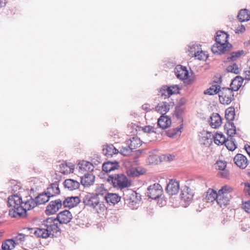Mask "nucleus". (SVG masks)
Segmentation results:
<instances>
[{"instance_id": "nucleus-1", "label": "nucleus", "mask_w": 250, "mask_h": 250, "mask_svg": "<svg viewBox=\"0 0 250 250\" xmlns=\"http://www.w3.org/2000/svg\"><path fill=\"white\" fill-rule=\"evenodd\" d=\"M229 35L224 31H218L215 37L216 43L211 47V51L214 54H221L224 53L227 50L229 45Z\"/></svg>"}, {"instance_id": "nucleus-2", "label": "nucleus", "mask_w": 250, "mask_h": 250, "mask_svg": "<svg viewBox=\"0 0 250 250\" xmlns=\"http://www.w3.org/2000/svg\"><path fill=\"white\" fill-rule=\"evenodd\" d=\"M107 181L112 184L114 188L120 189L128 188L131 186L130 181L122 173L109 175L107 178Z\"/></svg>"}, {"instance_id": "nucleus-3", "label": "nucleus", "mask_w": 250, "mask_h": 250, "mask_svg": "<svg viewBox=\"0 0 250 250\" xmlns=\"http://www.w3.org/2000/svg\"><path fill=\"white\" fill-rule=\"evenodd\" d=\"M21 198L17 194H14L9 197L7 201V205L9 207L12 208L9 210V215L11 217H18V212H20V210H23L21 208Z\"/></svg>"}, {"instance_id": "nucleus-4", "label": "nucleus", "mask_w": 250, "mask_h": 250, "mask_svg": "<svg viewBox=\"0 0 250 250\" xmlns=\"http://www.w3.org/2000/svg\"><path fill=\"white\" fill-rule=\"evenodd\" d=\"M83 204L93 208L101 209L103 208V202H100L99 197L94 193H87L83 199Z\"/></svg>"}, {"instance_id": "nucleus-5", "label": "nucleus", "mask_w": 250, "mask_h": 250, "mask_svg": "<svg viewBox=\"0 0 250 250\" xmlns=\"http://www.w3.org/2000/svg\"><path fill=\"white\" fill-rule=\"evenodd\" d=\"M231 191L232 188L228 186H224L219 190L217 203L221 207L229 204L231 197L229 193Z\"/></svg>"}, {"instance_id": "nucleus-6", "label": "nucleus", "mask_w": 250, "mask_h": 250, "mask_svg": "<svg viewBox=\"0 0 250 250\" xmlns=\"http://www.w3.org/2000/svg\"><path fill=\"white\" fill-rule=\"evenodd\" d=\"M219 100L222 104H229L233 100V91L230 88L223 87L219 94Z\"/></svg>"}, {"instance_id": "nucleus-7", "label": "nucleus", "mask_w": 250, "mask_h": 250, "mask_svg": "<svg viewBox=\"0 0 250 250\" xmlns=\"http://www.w3.org/2000/svg\"><path fill=\"white\" fill-rule=\"evenodd\" d=\"M162 188L157 183L150 185L147 188V196L152 199L159 198L162 193Z\"/></svg>"}, {"instance_id": "nucleus-8", "label": "nucleus", "mask_w": 250, "mask_h": 250, "mask_svg": "<svg viewBox=\"0 0 250 250\" xmlns=\"http://www.w3.org/2000/svg\"><path fill=\"white\" fill-rule=\"evenodd\" d=\"M37 206V203L34 201V199L31 198L24 202L22 201L21 206L23 210H20V212H18V215L19 217H23L26 216V211L30 210Z\"/></svg>"}, {"instance_id": "nucleus-9", "label": "nucleus", "mask_w": 250, "mask_h": 250, "mask_svg": "<svg viewBox=\"0 0 250 250\" xmlns=\"http://www.w3.org/2000/svg\"><path fill=\"white\" fill-rule=\"evenodd\" d=\"M62 203L61 199H58L51 201L46 207L45 213L47 215L53 214L62 207Z\"/></svg>"}, {"instance_id": "nucleus-10", "label": "nucleus", "mask_w": 250, "mask_h": 250, "mask_svg": "<svg viewBox=\"0 0 250 250\" xmlns=\"http://www.w3.org/2000/svg\"><path fill=\"white\" fill-rule=\"evenodd\" d=\"M29 230H33L34 234L38 237L46 238L50 235L49 230L47 229L25 228L23 229V232H26Z\"/></svg>"}, {"instance_id": "nucleus-11", "label": "nucleus", "mask_w": 250, "mask_h": 250, "mask_svg": "<svg viewBox=\"0 0 250 250\" xmlns=\"http://www.w3.org/2000/svg\"><path fill=\"white\" fill-rule=\"evenodd\" d=\"M72 219V215L68 210L61 211L57 216V221L60 224H67L71 221Z\"/></svg>"}, {"instance_id": "nucleus-12", "label": "nucleus", "mask_w": 250, "mask_h": 250, "mask_svg": "<svg viewBox=\"0 0 250 250\" xmlns=\"http://www.w3.org/2000/svg\"><path fill=\"white\" fill-rule=\"evenodd\" d=\"M174 73L177 78L180 80H186L188 77V71L187 68L181 65H178L175 67Z\"/></svg>"}, {"instance_id": "nucleus-13", "label": "nucleus", "mask_w": 250, "mask_h": 250, "mask_svg": "<svg viewBox=\"0 0 250 250\" xmlns=\"http://www.w3.org/2000/svg\"><path fill=\"white\" fill-rule=\"evenodd\" d=\"M166 190L169 195L176 194L179 190V183L175 180H170L167 185Z\"/></svg>"}, {"instance_id": "nucleus-14", "label": "nucleus", "mask_w": 250, "mask_h": 250, "mask_svg": "<svg viewBox=\"0 0 250 250\" xmlns=\"http://www.w3.org/2000/svg\"><path fill=\"white\" fill-rule=\"evenodd\" d=\"M78 196H71L66 198L63 201L62 205L64 207L72 208L77 206L80 202Z\"/></svg>"}, {"instance_id": "nucleus-15", "label": "nucleus", "mask_w": 250, "mask_h": 250, "mask_svg": "<svg viewBox=\"0 0 250 250\" xmlns=\"http://www.w3.org/2000/svg\"><path fill=\"white\" fill-rule=\"evenodd\" d=\"M234 163L239 167L245 168L248 165V160L246 156L241 154H237L234 158Z\"/></svg>"}, {"instance_id": "nucleus-16", "label": "nucleus", "mask_w": 250, "mask_h": 250, "mask_svg": "<svg viewBox=\"0 0 250 250\" xmlns=\"http://www.w3.org/2000/svg\"><path fill=\"white\" fill-rule=\"evenodd\" d=\"M173 104L172 103H167V102H163L159 103L155 107V109L158 112L162 114V115L165 114L167 112L169 109L170 106H172Z\"/></svg>"}, {"instance_id": "nucleus-17", "label": "nucleus", "mask_w": 250, "mask_h": 250, "mask_svg": "<svg viewBox=\"0 0 250 250\" xmlns=\"http://www.w3.org/2000/svg\"><path fill=\"white\" fill-rule=\"evenodd\" d=\"M45 191L50 197L59 195L60 193L59 182H55L51 184Z\"/></svg>"}, {"instance_id": "nucleus-18", "label": "nucleus", "mask_w": 250, "mask_h": 250, "mask_svg": "<svg viewBox=\"0 0 250 250\" xmlns=\"http://www.w3.org/2000/svg\"><path fill=\"white\" fill-rule=\"evenodd\" d=\"M95 176L92 174H85L81 177V183L84 187H89L94 184Z\"/></svg>"}, {"instance_id": "nucleus-19", "label": "nucleus", "mask_w": 250, "mask_h": 250, "mask_svg": "<svg viewBox=\"0 0 250 250\" xmlns=\"http://www.w3.org/2000/svg\"><path fill=\"white\" fill-rule=\"evenodd\" d=\"M216 168L220 171L218 172V175L223 178H227L229 175L228 171L226 169L227 163L225 161H218L216 163Z\"/></svg>"}, {"instance_id": "nucleus-20", "label": "nucleus", "mask_w": 250, "mask_h": 250, "mask_svg": "<svg viewBox=\"0 0 250 250\" xmlns=\"http://www.w3.org/2000/svg\"><path fill=\"white\" fill-rule=\"evenodd\" d=\"M209 122L210 123V126L212 128H217L221 125L222 119L219 114L213 113L210 117Z\"/></svg>"}, {"instance_id": "nucleus-21", "label": "nucleus", "mask_w": 250, "mask_h": 250, "mask_svg": "<svg viewBox=\"0 0 250 250\" xmlns=\"http://www.w3.org/2000/svg\"><path fill=\"white\" fill-rule=\"evenodd\" d=\"M131 127L133 128V130L131 132L134 134H137L138 130H142L145 133H147L149 134L156 132L155 130V128L150 125L145 126L144 127H141L136 125L135 124H132Z\"/></svg>"}, {"instance_id": "nucleus-22", "label": "nucleus", "mask_w": 250, "mask_h": 250, "mask_svg": "<svg viewBox=\"0 0 250 250\" xmlns=\"http://www.w3.org/2000/svg\"><path fill=\"white\" fill-rule=\"evenodd\" d=\"M171 123L170 118L164 115H161L157 122L158 126L162 129L167 128L170 126Z\"/></svg>"}, {"instance_id": "nucleus-23", "label": "nucleus", "mask_w": 250, "mask_h": 250, "mask_svg": "<svg viewBox=\"0 0 250 250\" xmlns=\"http://www.w3.org/2000/svg\"><path fill=\"white\" fill-rule=\"evenodd\" d=\"M119 167V163L117 161L105 162L103 164V170L106 173L111 172Z\"/></svg>"}, {"instance_id": "nucleus-24", "label": "nucleus", "mask_w": 250, "mask_h": 250, "mask_svg": "<svg viewBox=\"0 0 250 250\" xmlns=\"http://www.w3.org/2000/svg\"><path fill=\"white\" fill-rule=\"evenodd\" d=\"M104 199L108 204L115 205L120 201L121 197L116 193H108L106 196L104 197Z\"/></svg>"}, {"instance_id": "nucleus-25", "label": "nucleus", "mask_w": 250, "mask_h": 250, "mask_svg": "<svg viewBox=\"0 0 250 250\" xmlns=\"http://www.w3.org/2000/svg\"><path fill=\"white\" fill-rule=\"evenodd\" d=\"M63 185L65 188L70 190H73L79 188L80 183L76 180L71 179H66L63 182Z\"/></svg>"}, {"instance_id": "nucleus-26", "label": "nucleus", "mask_w": 250, "mask_h": 250, "mask_svg": "<svg viewBox=\"0 0 250 250\" xmlns=\"http://www.w3.org/2000/svg\"><path fill=\"white\" fill-rule=\"evenodd\" d=\"M201 48V45L199 43L194 42L190 43L188 48V55L193 57L195 54H196L198 53V51H200Z\"/></svg>"}, {"instance_id": "nucleus-27", "label": "nucleus", "mask_w": 250, "mask_h": 250, "mask_svg": "<svg viewBox=\"0 0 250 250\" xmlns=\"http://www.w3.org/2000/svg\"><path fill=\"white\" fill-rule=\"evenodd\" d=\"M244 79L241 77L237 76H236L231 82L230 84V88H231L233 91H237L241 86Z\"/></svg>"}, {"instance_id": "nucleus-28", "label": "nucleus", "mask_w": 250, "mask_h": 250, "mask_svg": "<svg viewBox=\"0 0 250 250\" xmlns=\"http://www.w3.org/2000/svg\"><path fill=\"white\" fill-rule=\"evenodd\" d=\"M74 169V165L70 163H62L60 165V172L64 174L73 172Z\"/></svg>"}, {"instance_id": "nucleus-29", "label": "nucleus", "mask_w": 250, "mask_h": 250, "mask_svg": "<svg viewBox=\"0 0 250 250\" xmlns=\"http://www.w3.org/2000/svg\"><path fill=\"white\" fill-rule=\"evenodd\" d=\"M50 197L45 191L44 192L39 194L34 199V201L38 205L44 204L49 200Z\"/></svg>"}, {"instance_id": "nucleus-30", "label": "nucleus", "mask_w": 250, "mask_h": 250, "mask_svg": "<svg viewBox=\"0 0 250 250\" xmlns=\"http://www.w3.org/2000/svg\"><path fill=\"white\" fill-rule=\"evenodd\" d=\"M202 136L200 138V142L202 144L205 146H208L212 143L211 135L207 131H203L201 133Z\"/></svg>"}, {"instance_id": "nucleus-31", "label": "nucleus", "mask_w": 250, "mask_h": 250, "mask_svg": "<svg viewBox=\"0 0 250 250\" xmlns=\"http://www.w3.org/2000/svg\"><path fill=\"white\" fill-rule=\"evenodd\" d=\"M237 17L240 22L248 21L250 19V11L247 9H241L239 12Z\"/></svg>"}, {"instance_id": "nucleus-32", "label": "nucleus", "mask_w": 250, "mask_h": 250, "mask_svg": "<svg viewBox=\"0 0 250 250\" xmlns=\"http://www.w3.org/2000/svg\"><path fill=\"white\" fill-rule=\"evenodd\" d=\"M118 152V149L112 145H107L103 149V154L106 156H112L113 154H117Z\"/></svg>"}, {"instance_id": "nucleus-33", "label": "nucleus", "mask_w": 250, "mask_h": 250, "mask_svg": "<svg viewBox=\"0 0 250 250\" xmlns=\"http://www.w3.org/2000/svg\"><path fill=\"white\" fill-rule=\"evenodd\" d=\"M127 192L132 195V197H130V199H126L129 207L133 209H137L139 207V203L133 199L134 197L136 196L137 193L130 190H128Z\"/></svg>"}, {"instance_id": "nucleus-34", "label": "nucleus", "mask_w": 250, "mask_h": 250, "mask_svg": "<svg viewBox=\"0 0 250 250\" xmlns=\"http://www.w3.org/2000/svg\"><path fill=\"white\" fill-rule=\"evenodd\" d=\"M126 145H129V147L134 149L141 146V141L137 137H133L126 141Z\"/></svg>"}, {"instance_id": "nucleus-35", "label": "nucleus", "mask_w": 250, "mask_h": 250, "mask_svg": "<svg viewBox=\"0 0 250 250\" xmlns=\"http://www.w3.org/2000/svg\"><path fill=\"white\" fill-rule=\"evenodd\" d=\"M218 197V193L214 189L209 188L207 192L206 199L208 202H212L214 201L217 202Z\"/></svg>"}, {"instance_id": "nucleus-36", "label": "nucleus", "mask_w": 250, "mask_h": 250, "mask_svg": "<svg viewBox=\"0 0 250 250\" xmlns=\"http://www.w3.org/2000/svg\"><path fill=\"white\" fill-rule=\"evenodd\" d=\"M225 129H227V134L229 138L232 137L236 133V127L232 122L227 123L225 125Z\"/></svg>"}, {"instance_id": "nucleus-37", "label": "nucleus", "mask_w": 250, "mask_h": 250, "mask_svg": "<svg viewBox=\"0 0 250 250\" xmlns=\"http://www.w3.org/2000/svg\"><path fill=\"white\" fill-rule=\"evenodd\" d=\"M235 109L233 107H229L226 110L225 118L227 120V123L232 122L234 119Z\"/></svg>"}, {"instance_id": "nucleus-38", "label": "nucleus", "mask_w": 250, "mask_h": 250, "mask_svg": "<svg viewBox=\"0 0 250 250\" xmlns=\"http://www.w3.org/2000/svg\"><path fill=\"white\" fill-rule=\"evenodd\" d=\"M16 242L14 239H7L2 244V250H11L15 247Z\"/></svg>"}, {"instance_id": "nucleus-39", "label": "nucleus", "mask_w": 250, "mask_h": 250, "mask_svg": "<svg viewBox=\"0 0 250 250\" xmlns=\"http://www.w3.org/2000/svg\"><path fill=\"white\" fill-rule=\"evenodd\" d=\"M220 90V86L219 84H213L209 88L204 91V94L210 95H213L217 93L219 94Z\"/></svg>"}, {"instance_id": "nucleus-40", "label": "nucleus", "mask_w": 250, "mask_h": 250, "mask_svg": "<svg viewBox=\"0 0 250 250\" xmlns=\"http://www.w3.org/2000/svg\"><path fill=\"white\" fill-rule=\"evenodd\" d=\"M214 142L217 145H223L226 141V138L222 133H217L213 137Z\"/></svg>"}, {"instance_id": "nucleus-41", "label": "nucleus", "mask_w": 250, "mask_h": 250, "mask_svg": "<svg viewBox=\"0 0 250 250\" xmlns=\"http://www.w3.org/2000/svg\"><path fill=\"white\" fill-rule=\"evenodd\" d=\"M168 86L166 85H163L158 91V95L162 97H164L165 99H168L170 96L169 93H171L170 89L168 90Z\"/></svg>"}, {"instance_id": "nucleus-42", "label": "nucleus", "mask_w": 250, "mask_h": 250, "mask_svg": "<svg viewBox=\"0 0 250 250\" xmlns=\"http://www.w3.org/2000/svg\"><path fill=\"white\" fill-rule=\"evenodd\" d=\"M144 172L142 171V170L139 171V169L136 168H132L128 169L126 170V173L127 175L132 177H138L140 175L143 174Z\"/></svg>"}, {"instance_id": "nucleus-43", "label": "nucleus", "mask_w": 250, "mask_h": 250, "mask_svg": "<svg viewBox=\"0 0 250 250\" xmlns=\"http://www.w3.org/2000/svg\"><path fill=\"white\" fill-rule=\"evenodd\" d=\"M229 138V139H228L226 140L225 145L229 150L233 151L237 147L235 140L232 137Z\"/></svg>"}, {"instance_id": "nucleus-44", "label": "nucleus", "mask_w": 250, "mask_h": 250, "mask_svg": "<svg viewBox=\"0 0 250 250\" xmlns=\"http://www.w3.org/2000/svg\"><path fill=\"white\" fill-rule=\"evenodd\" d=\"M95 190L96 193L94 194L97 195L98 197L101 195L104 197V196H106V195L108 193L107 192V190L104 188V185L102 184L98 185Z\"/></svg>"}, {"instance_id": "nucleus-45", "label": "nucleus", "mask_w": 250, "mask_h": 250, "mask_svg": "<svg viewBox=\"0 0 250 250\" xmlns=\"http://www.w3.org/2000/svg\"><path fill=\"white\" fill-rule=\"evenodd\" d=\"M192 198L193 194L192 193H189L188 191V189L187 190L182 191L181 194V198L182 200L187 202V204H188L192 200Z\"/></svg>"}, {"instance_id": "nucleus-46", "label": "nucleus", "mask_w": 250, "mask_h": 250, "mask_svg": "<svg viewBox=\"0 0 250 250\" xmlns=\"http://www.w3.org/2000/svg\"><path fill=\"white\" fill-rule=\"evenodd\" d=\"M244 53L243 50H239L236 52H233L231 53V56L228 58V61H234L237 58H239Z\"/></svg>"}, {"instance_id": "nucleus-47", "label": "nucleus", "mask_w": 250, "mask_h": 250, "mask_svg": "<svg viewBox=\"0 0 250 250\" xmlns=\"http://www.w3.org/2000/svg\"><path fill=\"white\" fill-rule=\"evenodd\" d=\"M193 57L199 60L205 61L208 57V54L207 52L203 51L201 48L200 51H198V53L195 54Z\"/></svg>"}, {"instance_id": "nucleus-48", "label": "nucleus", "mask_w": 250, "mask_h": 250, "mask_svg": "<svg viewBox=\"0 0 250 250\" xmlns=\"http://www.w3.org/2000/svg\"><path fill=\"white\" fill-rule=\"evenodd\" d=\"M228 72L237 74L239 73V70L238 65L236 63L228 66L226 69Z\"/></svg>"}, {"instance_id": "nucleus-49", "label": "nucleus", "mask_w": 250, "mask_h": 250, "mask_svg": "<svg viewBox=\"0 0 250 250\" xmlns=\"http://www.w3.org/2000/svg\"><path fill=\"white\" fill-rule=\"evenodd\" d=\"M27 236L26 233H19L15 238L14 240L16 244L23 243L25 240V237Z\"/></svg>"}, {"instance_id": "nucleus-50", "label": "nucleus", "mask_w": 250, "mask_h": 250, "mask_svg": "<svg viewBox=\"0 0 250 250\" xmlns=\"http://www.w3.org/2000/svg\"><path fill=\"white\" fill-rule=\"evenodd\" d=\"M132 148L129 147V145H127L125 146H122L120 149V153L124 156L129 155L132 151Z\"/></svg>"}, {"instance_id": "nucleus-51", "label": "nucleus", "mask_w": 250, "mask_h": 250, "mask_svg": "<svg viewBox=\"0 0 250 250\" xmlns=\"http://www.w3.org/2000/svg\"><path fill=\"white\" fill-rule=\"evenodd\" d=\"M48 230H49L50 235L51 234V232H57L59 230V227L58 222H54L51 226H49V227L47 229Z\"/></svg>"}, {"instance_id": "nucleus-52", "label": "nucleus", "mask_w": 250, "mask_h": 250, "mask_svg": "<svg viewBox=\"0 0 250 250\" xmlns=\"http://www.w3.org/2000/svg\"><path fill=\"white\" fill-rule=\"evenodd\" d=\"M168 88L171 92V93H169V95H170V96L173 94H178L179 93L180 88L178 85L177 84H173L171 85L170 86H168Z\"/></svg>"}, {"instance_id": "nucleus-53", "label": "nucleus", "mask_w": 250, "mask_h": 250, "mask_svg": "<svg viewBox=\"0 0 250 250\" xmlns=\"http://www.w3.org/2000/svg\"><path fill=\"white\" fill-rule=\"evenodd\" d=\"M55 222H58L57 217L55 218L53 217L48 218L43 221V225L46 227V229H47L49 226H51Z\"/></svg>"}, {"instance_id": "nucleus-54", "label": "nucleus", "mask_w": 250, "mask_h": 250, "mask_svg": "<svg viewBox=\"0 0 250 250\" xmlns=\"http://www.w3.org/2000/svg\"><path fill=\"white\" fill-rule=\"evenodd\" d=\"M174 158V156L171 154H165L162 155L160 159L161 161H165V162H170L172 161Z\"/></svg>"}, {"instance_id": "nucleus-55", "label": "nucleus", "mask_w": 250, "mask_h": 250, "mask_svg": "<svg viewBox=\"0 0 250 250\" xmlns=\"http://www.w3.org/2000/svg\"><path fill=\"white\" fill-rule=\"evenodd\" d=\"M242 208L246 212L250 213V201L244 203L243 204Z\"/></svg>"}, {"instance_id": "nucleus-56", "label": "nucleus", "mask_w": 250, "mask_h": 250, "mask_svg": "<svg viewBox=\"0 0 250 250\" xmlns=\"http://www.w3.org/2000/svg\"><path fill=\"white\" fill-rule=\"evenodd\" d=\"M244 191L246 195L250 197V184L248 183H244Z\"/></svg>"}, {"instance_id": "nucleus-57", "label": "nucleus", "mask_w": 250, "mask_h": 250, "mask_svg": "<svg viewBox=\"0 0 250 250\" xmlns=\"http://www.w3.org/2000/svg\"><path fill=\"white\" fill-rule=\"evenodd\" d=\"M245 31V27L243 25L238 26L235 29V33L237 34L243 33Z\"/></svg>"}, {"instance_id": "nucleus-58", "label": "nucleus", "mask_w": 250, "mask_h": 250, "mask_svg": "<svg viewBox=\"0 0 250 250\" xmlns=\"http://www.w3.org/2000/svg\"><path fill=\"white\" fill-rule=\"evenodd\" d=\"M182 125H180V127H177L173 129V132H172V136L175 135H179L180 134L181 132V129L182 128Z\"/></svg>"}, {"instance_id": "nucleus-59", "label": "nucleus", "mask_w": 250, "mask_h": 250, "mask_svg": "<svg viewBox=\"0 0 250 250\" xmlns=\"http://www.w3.org/2000/svg\"><path fill=\"white\" fill-rule=\"evenodd\" d=\"M244 74L246 80H250V66L249 67L248 70H246L244 72Z\"/></svg>"}, {"instance_id": "nucleus-60", "label": "nucleus", "mask_w": 250, "mask_h": 250, "mask_svg": "<svg viewBox=\"0 0 250 250\" xmlns=\"http://www.w3.org/2000/svg\"><path fill=\"white\" fill-rule=\"evenodd\" d=\"M81 165H82V167H83V166H85L86 167H89L88 169H89L90 168V166L93 167V166L92 165V164L90 163L87 162V161H83L82 162Z\"/></svg>"}, {"instance_id": "nucleus-61", "label": "nucleus", "mask_w": 250, "mask_h": 250, "mask_svg": "<svg viewBox=\"0 0 250 250\" xmlns=\"http://www.w3.org/2000/svg\"><path fill=\"white\" fill-rule=\"evenodd\" d=\"M20 189V186L18 185L17 184H15L12 187V190L14 192L18 191Z\"/></svg>"}, {"instance_id": "nucleus-62", "label": "nucleus", "mask_w": 250, "mask_h": 250, "mask_svg": "<svg viewBox=\"0 0 250 250\" xmlns=\"http://www.w3.org/2000/svg\"><path fill=\"white\" fill-rule=\"evenodd\" d=\"M250 228V226H247V225H246V227L245 226V224L244 223H243L242 224V227H241V229L243 230V231H246L247 230H248V229Z\"/></svg>"}, {"instance_id": "nucleus-63", "label": "nucleus", "mask_w": 250, "mask_h": 250, "mask_svg": "<svg viewBox=\"0 0 250 250\" xmlns=\"http://www.w3.org/2000/svg\"><path fill=\"white\" fill-rule=\"evenodd\" d=\"M245 148L247 152L249 155L250 156V146L246 145L245 146Z\"/></svg>"}, {"instance_id": "nucleus-64", "label": "nucleus", "mask_w": 250, "mask_h": 250, "mask_svg": "<svg viewBox=\"0 0 250 250\" xmlns=\"http://www.w3.org/2000/svg\"><path fill=\"white\" fill-rule=\"evenodd\" d=\"M6 4L5 0H0V7L4 6Z\"/></svg>"}]
</instances>
